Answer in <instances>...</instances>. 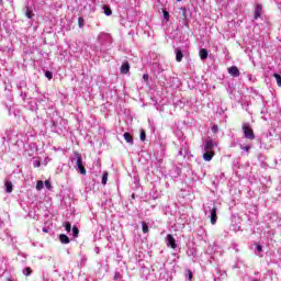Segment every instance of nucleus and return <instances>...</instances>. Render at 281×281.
Segmentation results:
<instances>
[{"label": "nucleus", "mask_w": 281, "mask_h": 281, "mask_svg": "<svg viewBox=\"0 0 281 281\" xmlns=\"http://www.w3.org/2000/svg\"><path fill=\"white\" fill-rule=\"evenodd\" d=\"M142 227H143V234H148L149 228L146 222H142Z\"/></svg>", "instance_id": "obj_18"}, {"label": "nucleus", "mask_w": 281, "mask_h": 281, "mask_svg": "<svg viewBox=\"0 0 281 281\" xmlns=\"http://www.w3.org/2000/svg\"><path fill=\"white\" fill-rule=\"evenodd\" d=\"M32 16H34L32 9H30V7H25V18L32 19Z\"/></svg>", "instance_id": "obj_14"}, {"label": "nucleus", "mask_w": 281, "mask_h": 281, "mask_svg": "<svg viewBox=\"0 0 281 281\" xmlns=\"http://www.w3.org/2000/svg\"><path fill=\"white\" fill-rule=\"evenodd\" d=\"M43 232H44L45 234H47V228H43Z\"/></svg>", "instance_id": "obj_37"}, {"label": "nucleus", "mask_w": 281, "mask_h": 281, "mask_svg": "<svg viewBox=\"0 0 281 281\" xmlns=\"http://www.w3.org/2000/svg\"><path fill=\"white\" fill-rule=\"evenodd\" d=\"M204 150H214V140L207 139L204 146Z\"/></svg>", "instance_id": "obj_11"}, {"label": "nucleus", "mask_w": 281, "mask_h": 281, "mask_svg": "<svg viewBox=\"0 0 281 281\" xmlns=\"http://www.w3.org/2000/svg\"><path fill=\"white\" fill-rule=\"evenodd\" d=\"M5 190H7V193L10 194L12 193V190H14V188L12 187V183L10 181H7L5 182Z\"/></svg>", "instance_id": "obj_15"}, {"label": "nucleus", "mask_w": 281, "mask_h": 281, "mask_svg": "<svg viewBox=\"0 0 281 281\" xmlns=\"http://www.w3.org/2000/svg\"><path fill=\"white\" fill-rule=\"evenodd\" d=\"M167 247H171V249H177V240L172 236V234L167 235Z\"/></svg>", "instance_id": "obj_3"}, {"label": "nucleus", "mask_w": 281, "mask_h": 281, "mask_svg": "<svg viewBox=\"0 0 281 281\" xmlns=\"http://www.w3.org/2000/svg\"><path fill=\"white\" fill-rule=\"evenodd\" d=\"M122 278V274L120 272H115L114 280H120Z\"/></svg>", "instance_id": "obj_31"}, {"label": "nucleus", "mask_w": 281, "mask_h": 281, "mask_svg": "<svg viewBox=\"0 0 281 281\" xmlns=\"http://www.w3.org/2000/svg\"><path fill=\"white\" fill-rule=\"evenodd\" d=\"M72 236H75V238H78V236H80V229H78V226L72 227Z\"/></svg>", "instance_id": "obj_16"}, {"label": "nucleus", "mask_w": 281, "mask_h": 281, "mask_svg": "<svg viewBox=\"0 0 281 281\" xmlns=\"http://www.w3.org/2000/svg\"><path fill=\"white\" fill-rule=\"evenodd\" d=\"M44 186L45 184L43 183V181L38 180L37 183H36V190H43Z\"/></svg>", "instance_id": "obj_24"}, {"label": "nucleus", "mask_w": 281, "mask_h": 281, "mask_svg": "<svg viewBox=\"0 0 281 281\" xmlns=\"http://www.w3.org/2000/svg\"><path fill=\"white\" fill-rule=\"evenodd\" d=\"M177 1H181V0H177Z\"/></svg>", "instance_id": "obj_39"}, {"label": "nucleus", "mask_w": 281, "mask_h": 281, "mask_svg": "<svg viewBox=\"0 0 281 281\" xmlns=\"http://www.w3.org/2000/svg\"><path fill=\"white\" fill-rule=\"evenodd\" d=\"M228 74L233 76V78H238V76H240V70H238V67L232 66L228 68Z\"/></svg>", "instance_id": "obj_5"}, {"label": "nucleus", "mask_w": 281, "mask_h": 281, "mask_svg": "<svg viewBox=\"0 0 281 281\" xmlns=\"http://www.w3.org/2000/svg\"><path fill=\"white\" fill-rule=\"evenodd\" d=\"M241 150H246V153H249V150H251V146H245V147H240Z\"/></svg>", "instance_id": "obj_29"}, {"label": "nucleus", "mask_w": 281, "mask_h": 281, "mask_svg": "<svg viewBox=\"0 0 281 281\" xmlns=\"http://www.w3.org/2000/svg\"><path fill=\"white\" fill-rule=\"evenodd\" d=\"M273 76H274V78H276V80H277L278 87H281V76L278 75V74H274Z\"/></svg>", "instance_id": "obj_25"}, {"label": "nucleus", "mask_w": 281, "mask_h": 281, "mask_svg": "<svg viewBox=\"0 0 281 281\" xmlns=\"http://www.w3.org/2000/svg\"><path fill=\"white\" fill-rule=\"evenodd\" d=\"M45 187L47 188V190H52V182H49V180H46Z\"/></svg>", "instance_id": "obj_28"}, {"label": "nucleus", "mask_w": 281, "mask_h": 281, "mask_svg": "<svg viewBox=\"0 0 281 281\" xmlns=\"http://www.w3.org/2000/svg\"><path fill=\"white\" fill-rule=\"evenodd\" d=\"M40 166H41V161H37L35 165V168H40Z\"/></svg>", "instance_id": "obj_34"}, {"label": "nucleus", "mask_w": 281, "mask_h": 281, "mask_svg": "<svg viewBox=\"0 0 281 281\" xmlns=\"http://www.w3.org/2000/svg\"><path fill=\"white\" fill-rule=\"evenodd\" d=\"M123 137L125 139V142H127V144H133V135L128 132L123 134Z\"/></svg>", "instance_id": "obj_12"}, {"label": "nucleus", "mask_w": 281, "mask_h": 281, "mask_svg": "<svg viewBox=\"0 0 281 281\" xmlns=\"http://www.w3.org/2000/svg\"><path fill=\"white\" fill-rule=\"evenodd\" d=\"M24 276L29 277L32 276V268L26 267L25 270H23Z\"/></svg>", "instance_id": "obj_23"}, {"label": "nucleus", "mask_w": 281, "mask_h": 281, "mask_svg": "<svg viewBox=\"0 0 281 281\" xmlns=\"http://www.w3.org/2000/svg\"><path fill=\"white\" fill-rule=\"evenodd\" d=\"M213 128H214V131H216L218 128V126L214 125Z\"/></svg>", "instance_id": "obj_36"}, {"label": "nucleus", "mask_w": 281, "mask_h": 281, "mask_svg": "<svg viewBox=\"0 0 281 281\" xmlns=\"http://www.w3.org/2000/svg\"><path fill=\"white\" fill-rule=\"evenodd\" d=\"M162 16L165 20L170 21V13L167 10H162Z\"/></svg>", "instance_id": "obj_19"}, {"label": "nucleus", "mask_w": 281, "mask_h": 281, "mask_svg": "<svg viewBox=\"0 0 281 281\" xmlns=\"http://www.w3.org/2000/svg\"><path fill=\"white\" fill-rule=\"evenodd\" d=\"M216 206H214L212 210H211V215H210V222L212 225H216V222L218 221V216L216 215Z\"/></svg>", "instance_id": "obj_4"}, {"label": "nucleus", "mask_w": 281, "mask_h": 281, "mask_svg": "<svg viewBox=\"0 0 281 281\" xmlns=\"http://www.w3.org/2000/svg\"><path fill=\"white\" fill-rule=\"evenodd\" d=\"M8 281H12V280L8 279Z\"/></svg>", "instance_id": "obj_38"}, {"label": "nucleus", "mask_w": 281, "mask_h": 281, "mask_svg": "<svg viewBox=\"0 0 281 281\" xmlns=\"http://www.w3.org/2000/svg\"><path fill=\"white\" fill-rule=\"evenodd\" d=\"M65 229H66V232H71V223L66 222L65 223Z\"/></svg>", "instance_id": "obj_26"}, {"label": "nucleus", "mask_w": 281, "mask_h": 281, "mask_svg": "<svg viewBox=\"0 0 281 281\" xmlns=\"http://www.w3.org/2000/svg\"><path fill=\"white\" fill-rule=\"evenodd\" d=\"M176 60L177 63L183 60V50H181V48H176Z\"/></svg>", "instance_id": "obj_9"}, {"label": "nucleus", "mask_w": 281, "mask_h": 281, "mask_svg": "<svg viewBox=\"0 0 281 281\" xmlns=\"http://www.w3.org/2000/svg\"><path fill=\"white\" fill-rule=\"evenodd\" d=\"M103 10L106 16H111V14H113V11H111V9L106 5L103 7Z\"/></svg>", "instance_id": "obj_17"}, {"label": "nucleus", "mask_w": 281, "mask_h": 281, "mask_svg": "<svg viewBox=\"0 0 281 281\" xmlns=\"http://www.w3.org/2000/svg\"><path fill=\"white\" fill-rule=\"evenodd\" d=\"M260 16H262V4H257L255 8V20L260 19Z\"/></svg>", "instance_id": "obj_6"}, {"label": "nucleus", "mask_w": 281, "mask_h": 281, "mask_svg": "<svg viewBox=\"0 0 281 281\" xmlns=\"http://www.w3.org/2000/svg\"><path fill=\"white\" fill-rule=\"evenodd\" d=\"M78 25H79V27H85V18H82V16H79L78 18Z\"/></svg>", "instance_id": "obj_21"}, {"label": "nucleus", "mask_w": 281, "mask_h": 281, "mask_svg": "<svg viewBox=\"0 0 281 281\" xmlns=\"http://www.w3.org/2000/svg\"><path fill=\"white\" fill-rule=\"evenodd\" d=\"M241 131L246 139H250V140L256 139V134L254 133V130L251 128V126H249V124L244 123L241 126Z\"/></svg>", "instance_id": "obj_2"}, {"label": "nucleus", "mask_w": 281, "mask_h": 281, "mask_svg": "<svg viewBox=\"0 0 281 281\" xmlns=\"http://www.w3.org/2000/svg\"><path fill=\"white\" fill-rule=\"evenodd\" d=\"M128 71H131V65L128 64V61H125L121 66V74H128Z\"/></svg>", "instance_id": "obj_10"}, {"label": "nucleus", "mask_w": 281, "mask_h": 281, "mask_svg": "<svg viewBox=\"0 0 281 281\" xmlns=\"http://www.w3.org/2000/svg\"><path fill=\"white\" fill-rule=\"evenodd\" d=\"M59 241L61 243V245H69V243H71V239H69V236H67L66 234H60Z\"/></svg>", "instance_id": "obj_8"}, {"label": "nucleus", "mask_w": 281, "mask_h": 281, "mask_svg": "<svg viewBox=\"0 0 281 281\" xmlns=\"http://www.w3.org/2000/svg\"><path fill=\"white\" fill-rule=\"evenodd\" d=\"M207 56H209L207 49L201 48L200 49V58H201V60H206Z\"/></svg>", "instance_id": "obj_13"}, {"label": "nucleus", "mask_w": 281, "mask_h": 281, "mask_svg": "<svg viewBox=\"0 0 281 281\" xmlns=\"http://www.w3.org/2000/svg\"><path fill=\"white\" fill-rule=\"evenodd\" d=\"M106 181H109V172H105V173L102 176V184H103V186H106Z\"/></svg>", "instance_id": "obj_20"}, {"label": "nucleus", "mask_w": 281, "mask_h": 281, "mask_svg": "<svg viewBox=\"0 0 281 281\" xmlns=\"http://www.w3.org/2000/svg\"><path fill=\"white\" fill-rule=\"evenodd\" d=\"M182 12H183V16H186V8H181Z\"/></svg>", "instance_id": "obj_35"}, {"label": "nucleus", "mask_w": 281, "mask_h": 281, "mask_svg": "<svg viewBox=\"0 0 281 281\" xmlns=\"http://www.w3.org/2000/svg\"><path fill=\"white\" fill-rule=\"evenodd\" d=\"M214 150H206L204 154H203V159L204 161H212V159L214 158Z\"/></svg>", "instance_id": "obj_7"}, {"label": "nucleus", "mask_w": 281, "mask_h": 281, "mask_svg": "<svg viewBox=\"0 0 281 281\" xmlns=\"http://www.w3.org/2000/svg\"><path fill=\"white\" fill-rule=\"evenodd\" d=\"M257 251L262 252V246H260L259 244H257Z\"/></svg>", "instance_id": "obj_32"}, {"label": "nucleus", "mask_w": 281, "mask_h": 281, "mask_svg": "<svg viewBox=\"0 0 281 281\" xmlns=\"http://www.w3.org/2000/svg\"><path fill=\"white\" fill-rule=\"evenodd\" d=\"M45 76H46L49 80H52V78H54V74H52V71H49V70H47V71L45 72Z\"/></svg>", "instance_id": "obj_27"}, {"label": "nucleus", "mask_w": 281, "mask_h": 281, "mask_svg": "<svg viewBox=\"0 0 281 281\" xmlns=\"http://www.w3.org/2000/svg\"><path fill=\"white\" fill-rule=\"evenodd\" d=\"M143 80L145 81V82H148V75H143Z\"/></svg>", "instance_id": "obj_33"}, {"label": "nucleus", "mask_w": 281, "mask_h": 281, "mask_svg": "<svg viewBox=\"0 0 281 281\" xmlns=\"http://www.w3.org/2000/svg\"><path fill=\"white\" fill-rule=\"evenodd\" d=\"M74 155L76 157L75 168H78L80 175H87V169L82 165V156L78 151H74Z\"/></svg>", "instance_id": "obj_1"}, {"label": "nucleus", "mask_w": 281, "mask_h": 281, "mask_svg": "<svg viewBox=\"0 0 281 281\" xmlns=\"http://www.w3.org/2000/svg\"><path fill=\"white\" fill-rule=\"evenodd\" d=\"M188 280H192V270H187Z\"/></svg>", "instance_id": "obj_30"}, {"label": "nucleus", "mask_w": 281, "mask_h": 281, "mask_svg": "<svg viewBox=\"0 0 281 281\" xmlns=\"http://www.w3.org/2000/svg\"><path fill=\"white\" fill-rule=\"evenodd\" d=\"M140 133V142H146V131L139 130Z\"/></svg>", "instance_id": "obj_22"}]
</instances>
